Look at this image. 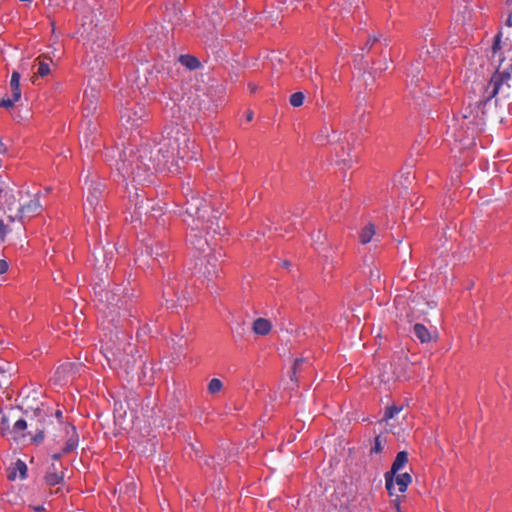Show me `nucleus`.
<instances>
[{
  "instance_id": "obj_30",
  "label": "nucleus",
  "mask_w": 512,
  "mask_h": 512,
  "mask_svg": "<svg viewBox=\"0 0 512 512\" xmlns=\"http://www.w3.org/2000/svg\"><path fill=\"white\" fill-rule=\"evenodd\" d=\"M308 78L312 84H314V86H318L319 84V80H320V76L317 72L316 69L313 68L312 64L311 63H308Z\"/></svg>"
},
{
  "instance_id": "obj_3",
  "label": "nucleus",
  "mask_w": 512,
  "mask_h": 512,
  "mask_svg": "<svg viewBox=\"0 0 512 512\" xmlns=\"http://www.w3.org/2000/svg\"><path fill=\"white\" fill-rule=\"evenodd\" d=\"M492 98L495 103H506L509 110H512V74L511 72L496 71L487 84L482 103L486 105Z\"/></svg>"
},
{
  "instance_id": "obj_49",
  "label": "nucleus",
  "mask_w": 512,
  "mask_h": 512,
  "mask_svg": "<svg viewBox=\"0 0 512 512\" xmlns=\"http://www.w3.org/2000/svg\"><path fill=\"white\" fill-rule=\"evenodd\" d=\"M42 439H43V435H42V433L37 434V435L34 437V440H35V441H41Z\"/></svg>"
},
{
  "instance_id": "obj_54",
  "label": "nucleus",
  "mask_w": 512,
  "mask_h": 512,
  "mask_svg": "<svg viewBox=\"0 0 512 512\" xmlns=\"http://www.w3.org/2000/svg\"><path fill=\"white\" fill-rule=\"evenodd\" d=\"M14 478H15V473H11V474L9 475V479L13 480Z\"/></svg>"
},
{
  "instance_id": "obj_31",
  "label": "nucleus",
  "mask_w": 512,
  "mask_h": 512,
  "mask_svg": "<svg viewBox=\"0 0 512 512\" xmlns=\"http://www.w3.org/2000/svg\"><path fill=\"white\" fill-rule=\"evenodd\" d=\"M312 241L316 249H318L319 245L324 244L325 241V235L322 234L321 231H318L317 233H314L312 235Z\"/></svg>"
},
{
  "instance_id": "obj_58",
  "label": "nucleus",
  "mask_w": 512,
  "mask_h": 512,
  "mask_svg": "<svg viewBox=\"0 0 512 512\" xmlns=\"http://www.w3.org/2000/svg\"><path fill=\"white\" fill-rule=\"evenodd\" d=\"M2 167V161L0 160V168Z\"/></svg>"
},
{
  "instance_id": "obj_38",
  "label": "nucleus",
  "mask_w": 512,
  "mask_h": 512,
  "mask_svg": "<svg viewBox=\"0 0 512 512\" xmlns=\"http://www.w3.org/2000/svg\"><path fill=\"white\" fill-rule=\"evenodd\" d=\"M382 451L380 437L375 438L374 446L371 448V453H380Z\"/></svg>"
},
{
  "instance_id": "obj_40",
  "label": "nucleus",
  "mask_w": 512,
  "mask_h": 512,
  "mask_svg": "<svg viewBox=\"0 0 512 512\" xmlns=\"http://www.w3.org/2000/svg\"><path fill=\"white\" fill-rule=\"evenodd\" d=\"M297 76L302 78H308V63L305 65V67L299 69V73Z\"/></svg>"
},
{
  "instance_id": "obj_53",
  "label": "nucleus",
  "mask_w": 512,
  "mask_h": 512,
  "mask_svg": "<svg viewBox=\"0 0 512 512\" xmlns=\"http://www.w3.org/2000/svg\"><path fill=\"white\" fill-rule=\"evenodd\" d=\"M192 449L195 451L196 454L200 451V448L195 445H192Z\"/></svg>"
},
{
  "instance_id": "obj_11",
  "label": "nucleus",
  "mask_w": 512,
  "mask_h": 512,
  "mask_svg": "<svg viewBox=\"0 0 512 512\" xmlns=\"http://www.w3.org/2000/svg\"><path fill=\"white\" fill-rule=\"evenodd\" d=\"M407 365L406 357H399L397 361L390 363V370H386V366H384V371L381 373V380L383 382H390L399 380L405 377V372L403 366Z\"/></svg>"
},
{
  "instance_id": "obj_2",
  "label": "nucleus",
  "mask_w": 512,
  "mask_h": 512,
  "mask_svg": "<svg viewBox=\"0 0 512 512\" xmlns=\"http://www.w3.org/2000/svg\"><path fill=\"white\" fill-rule=\"evenodd\" d=\"M185 197L186 201L181 216L190 227L188 243L199 253H205L209 248V240L202 235V232L205 231L207 235L219 233L220 226L217 217L209 215L208 202L194 194L189 187L186 188Z\"/></svg>"
},
{
  "instance_id": "obj_29",
  "label": "nucleus",
  "mask_w": 512,
  "mask_h": 512,
  "mask_svg": "<svg viewBox=\"0 0 512 512\" xmlns=\"http://www.w3.org/2000/svg\"><path fill=\"white\" fill-rule=\"evenodd\" d=\"M304 98L302 92H295L290 96L289 102L293 107H300L303 105Z\"/></svg>"
},
{
  "instance_id": "obj_33",
  "label": "nucleus",
  "mask_w": 512,
  "mask_h": 512,
  "mask_svg": "<svg viewBox=\"0 0 512 512\" xmlns=\"http://www.w3.org/2000/svg\"><path fill=\"white\" fill-rule=\"evenodd\" d=\"M16 469L19 472L20 477L22 479H24L26 477V473H27V466H26V464L23 461L18 460L16 462Z\"/></svg>"
},
{
  "instance_id": "obj_44",
  "label": "nucleus",
  "mask_w": 512,
  "mask_h": 512,
  "mask_svg": "<svg viewBox=\"0 0 512 512\" xmlns=\"http://www.w3.org/2000/svg\"><path fill=\"white\" fill-rule=\"evenodd\" d=\"M101 76H104V73L103 72H96L94 74H92L90 77L91 79H95L96 82H99L101 80Z\"/></svg>"
},
{
  "instance_id": "obj_45",
  "label": "nucleus",
  "mask_w": 512,
  "mask_h": 512,
  "mask_svg": "<svg viewBox=\"0 0 512 512\" xmlns=\"http://www.w3.org/2000/svg\"><path fill=\"white\" fill-rule=\"evenodd\" d=\"M76 367H77V365L75 363H71L69 365L66 363L65 369H66V372L74 371Z\"/></svg>"
},
{
  "instance_id": "obj_43",
  "label": "nucleus",
  "mask_w": 512,
  "mask_h": 512,
  "mask_svg": "<svg viewBox=\"0 0 512 512\" xmlns=\"http://www.w3.org/2000/svg\"><path fill=\"white\" fill-rule=\"evenodd\" d=\"M88 130L90 131L91 134L95 133L97 130L96 123H92L91 121H89L88 122Z\"/></svg>"
},
{
  "instance_id": "obj_9",
  "label": "nucleus",
  "mask_w": 512,
  "mask_h": 512,
  "mask_svg": "<svg viewBox=\"0 0 512 512\" xmlns=\"http://www.w3.org/2000/svg\"><path fill=\"white\" fill-rule=\"evenodd\" d=\"M64 478V462L61 453H55L51 456L47 467L45 481L49 486H55L62 482Z\"/></svg>"
},
{
  "instance_id": "obj_10",
  "label": "nucleus",
  "mask_w": 512,
  "mask_h": 512,
  "mask_svg": "<svg viewBox=\"0 0 512 512\" xmlns=\"http://www.w3.org/2000/svg\"><path fill=\"white\" fill-rule=\"evenodd\" d=\"M407 462L408 453L406 451H400L397 453L391 469L385 473V488L389 495H394V476L407 464Z\"/></svg>"
},
{
  "instance_id": "obj_22",
  "label": "nucleus",
  "mask_w": 512,
  "mask_h": 512,
  "mask_svg": "<svg viewBox=\"0 0 512 512\" xmlns=\"http://www.w3.org/2000/svg\"><path fill=\"white\" fill-rule=\"evenodd\" d=\"M27 428V422L24 419L17 420L14 425L13 429L10 431V433L13 435L14 440L21 439L25 436L24 431Z\"/></svg>"
},
{
  "instance_id": "obj_7",
  "label": "nucleus",
  "mask_w": 512,
  "mask_h": 512,
  "mask_svg": "<svg viewBox=\"0 0 512 512\" xmlns=\"http://www.w3.org/2000/svg\"><path fill=\"white\" fill-rule=\"evenodd\" d=\"M148 117L146 108L140 103H129L121 112V120L128 127L140 126Z\"/></svg>"
},
{
  "instance_id": "obj_52",
  "label": "nucleus",
  "mask_w": 512,
  "mask_h": 512,
  "mask_svg": "<svg viewBox=\"0 0 512 512\" xmlns=\"http://www.w3.org/2000/svg\"><path fill=\"white\" fill-rule=\"evenodd\" d=\"M54 414L57 418H60L62 416V411L60 409H57Z\"/></svg>"
},
{
  "instance_id": "obj_39",
  "label": "nucleus",
  "mask_w": 512,
  "mask_h": 512,
  "mask_svg": "<svg viewBox=\"0 0 512 512\" xmlns=\"http://www.w3.org/2000/svg\"><path fill=\"white\" fill-rule=\"evenodd\" d=\"M9 269V265L6 260L0 259V275L6 273Z\"/></svg>"
},
{
  "instance_id": "obj_50",
  "label": "nucleus",
  "mask_w": 512,
  "mask_h": 512,
  "mask_svg": "<svg viewBox=\"0 0 512 512\" xmlns=\"http://www.w3.org/2000/svg\"><path fill=\"white\" fill-rule=\"evenodd\" d=\"M42 439H43V435H42V433L37 434V435L34 437V440H35V441H41Z\"/></svg>"
},
{
  "instance_id": "obj_47",
  "label": "nucleus",
  "mask_w": 512,
  "mask_h": 512,
  "mask_svg": "<svg viewBox=\"0 0 512 512\" xmlns=\"http://www.w3.org/2000/svg\"><path fill=\"white\" fill-rule=\"evenodd\" d=\"M7 152V146L0 140V153L5 154Z\"/></svg>"
},
{
  "instance_id": "obj_17",
  "label": "nucleus",
  "mask_w": 512,
  "mask_h": 512,
  "mask_svg": "<svg viewBox=\"0 0 512 512\" xmlns=\"http://www.w3.org/2000/svg\"><path fill=\"white\" fill-rule=\"evenodd\" d=\"M95 265L98 269L109 268L114 260V251L112 248L106 250L105 247H101L94 252Z\"/></svg>"
},
{
  "instance_id": "obj_4",
  "label": "nucleus",
  "mask_w": 512,
  "mask_h": 512,
  "mask_svg": "<svg viewBox=\"0 0 512 512\" xmlns=\"http://www.w3.org/2000/svg\"><path fill=\"white\" fill-rule=\"evenodd\" d=\"M104 187L105 185L102 182L91 181L88 187L87 199L84 206L85 215L88 220L92 217L98 224H100L101 221L105 222L106 212L101 203Z\"/></svg>"
},
{
  "instance_id": "obj_23",
  "label": "nucleus",
  "mask_w": 512,
  "mask_h": 512,
  "mask_svg": "<svg viewBox=\"0 0 512 512\" xmlns=\"http://www.w3.org/2000/svg\"><path fill=\"white\" fill-rule=\"evenodd\" d=\"M375 235V226L372 223L366 225L360 233V242L362 244H367L372 240V237Z\"/></svg>"
},
{
  "instance_id": "obj_20",
  "label": "nucleus",
  "mask_w": 512,
  "mask_h": 512,
  "mask_svg": "<svg viewBox=\"0 0 512 512\" xmlns=\"http://www.w3.org/2000/svg\"><path fill=\"white\" fill-rule=\"evenodd\" d=\"M252 330L256 335L266 336L272 330V323L266 318H257L253 322Z\"/></svg>"
},
{
  "instance_id": "obj_18",
  "label": "nucleus",
  "mask_w": 512,
  "mask_h": 512,
  "mask_svg": "<svg viewBox=\"0 0 512 512\" xmlns=\"http://www.w3.org/2000/svg\"><path fill=\"white\" fill-rule=\"evenodd\" d=\"M413 331L416 338L423 344L435 342L438 338L436 330L431 331L425 325L420 323L414 325Z\"/></svg>"
},
{
  "instance_id": "obj_8",
  "label": "nucleus",
  "mask_w": 512,
  "mask_h": 512,
  "mask_svg": "<svg viewBox=\"0 0 512 512\" xmlns=\"http://www.w3.org/2000/svg\"><path fill=\"white\" fill-rule=\"evenodd\" d=\"M206 251L210 252L203 258L199 259L200 263H197L196 266L199 269V273L206 278H211L218 275V264L220 259L223 257V254L221 251H212L210 243L209 248H207Z\"/></svg>"
},
{
  "instance_id": "obj_24",
  "label": "nucleus",
  "mask_w": 512,
  "mask_h": 512,
  "mask_svg": "<svg viewBox=\"0 0 512 512\" xmlns=\"http://www.w3.org/2000/svg\"><path fill=\"white\" fill-rule=\"evenodd\" d=\"M179 61L182 65L189 68L190 70H194L200 67L199 60L191 55H181Z\"/></svg>"
},
{
  "instance_id": "obj_21",
  "label": "nucleus",
  "mask_w": 512,
  "mask_h": 512,
  "mask_svg": "<svg viewBox=\"0 0 512 512\" xmlns=\"http://www.w3.org/2000/svg\"><path fill=\"white\" fill-rule=\"evenodd\" d=\"M411 482H412V477L407 472L400 473V474L397 473L394 476V484L395 483L397 484L398 490L401 493H403V492H405L407 490V488L411 484Z\"/></svg>"
},
{
  "instance_id": "obj_32",
  "label": "nucleus",
  "mask_w": 512,
  "mask_h": 512,
  "mask_svg": "<svg viewBox=\"0 0 512 512\" xmlns=\"http://www.w3.org/2000/svg\"><path fill=\"white\" fill-rule=\"evenodd\" d=\"M50 72V68H49V64L44 62V61H40L38 63V70H37V74L41 77H44L46 76L48 73Z\"/></svg>"
},
{
  "instance_id": "obj_37",
  "label": "nucleus",
  "mask_w": 512,
  "mask_h": 512,
  "mask_svg": "<svg viewBox=\"0 0 512 512\" xmlns=\"http://www.w3.org/2000/svg\"><path fill=\"white\" fill-rule=\"evenodd\" d=\"M9 232V228L0 220V242L5 240L7 233Z\"/></svg>"
},
{
  "instance_id": "obj_5",
  "label": "nucleus",
  "mask_w": 512,
  "mask_h": 512,
  "mask_svg": "<svg viewBox=\"0 0 512 512\" xmlns=\"http://www.w3.org/2000/svg\"><path fill=\"white\" fill-rule=\"evenodd\" d=\"M163 205L160 202H153L152 200L145 199L144 196L136 194V201L134 203V215L131 221H141L143 212L153 219H158L164 214Z\"/></svg>"
},
{
  "instance_id": "obj_36",
  "label": "nucleus",
  "mask_w": 512,
  "mask_h": 512,
  "mask_svg": "<svg viewBox=\"0 0 512 512\" xmlns=\"http://www.w3.org/2000/svg\"><path fill=\"white\" fill-rule=\"evenodd\" d=\"M501 49V33L495 36V40L492 46L493 55H495Z\"/></svg>"
},
{
  "instance_id": "obj_56",
  "label": "nucleus",
  "mask_w": 512,
  "mask_h": 512,
  "mask_svg": "<svg viewBox=\"0 0 512 512\" xmlns=\"http://www.w3.org/2000/svg\"><path fill=\"white\" fill-rule=\"evenodd\" d=\"M380 70H387V63H385V67L379 68Z\"/></svg>"
},
{
  "instance_id": "obj_42",
  "label": "nucleus",
  "mask_w": 512,
  "mask_h": 512,
  "mask_svg": "<svg viewBox=\"0 0 512 512\" xmlns=\"http://www.w3.org/2000/svg\"><path fill=\"white\" fill-rule=\"evenodd\" d=\"M1 424H2V432L4 434L6 431V428L8 427V418L6 416L2 417Z\"/></svg>"
},
{
  "instance_id": "obj_35",
  "label": "nucleus",
  "mask_w": 512,
  "mask_h": 512,
  "mask_svg": "<svg viewBox=\"0 0 512 512\" xmlns=\"http://www.w3.org/2000/svg\"><path fill=\"white\" fill-rule=\"evenodd\" d=\"M305 362V359L304 358H298L295 360L294 364H293V372H292V376H291V380H295L294 379V376L296 375L297 371L300 370V367L301 365Z\"/></svg>"
},
{
  "instance_id": "obj_48",
  "label": "nucleus",
  "mask_w": 512,
  "mask_h": 512,
  "mask_svg": "<svg viewBox=\"0 0 512 512\" xmlns=\"http://www.w3.org/2000/svg\"><path fill=\"white\" fill-rule=\"evenodd\" d=\"M173 290V287H167L164 292H163V295L164 296H167L170 294V292Z\"/></svg>"
},
{
  "instance_id": "obj_1",
  "label": "nucleus",
  "mask_w": 512,
  "mask_h": 512,
  "mask_svg": "<svg viewBox=\"0 0 512 512\" xmlns=\"http://www.w3.org/2000/svg\"><path fill=\"white\" fill-rule=\"evenodd\" d=\"M189 131L180 125L166 127L159 141L146 140L139 147H125L122 151L110 148L105 156L115 160L114 166L124 180L144 184L156 171L178 166V160L190 159L192 152Z\"/></svg>"
},
{
  "instance_id": "obj_25",
  "label": "nucleus",
  "mask_w": 512,
  "mask_h": 512,
  "mask_svg": "<svg viewBox=\"0 0 512 512\" xmlns=\"http://www.w3.org/2000/svg\"><path fill=\"white\" fill-rule=\"evenodd\" d=\"M147 253L153 257V261H156L157 260V257L159 256H163L165 255L166 251H165V247L162 245V244H155L154 246H150L148 247L147 246Z\"/></svg>"
},
{
  "instance_id": "obj_28",
  "label": "nucleus",
  "mask_w": 512,
  "mask_h": 512,
  "mask_svg": "<svg viewBox=\"0 0 512 512\" xmlns=\"http://www.w3.org/2000/svg\"><path fill=\"white\" fill-rule=\"evenodd\" d=\"M333 131L334 130L332 127H328L327 125L323 126L319 132V135L317 136V141H319L321 144L329 141L330 132Z\"/></svg>"
},
{
  "instance_id": "obj_27",
  "label": "nucleus",
  "mask_w": 512,
  "mask_h": 512,
  "mask_svg": "<svg viewBox=\"0 0 512 512\" xmlns=\"http://www.w3.org/2000/svg\"><path fill=\"white\" fill-rule=\"evenodd\" d=\"M223 388V383L218 378H213L208 383V392L211 394H216L220 392Z\"/></svg>"
},
{
  "instance_id": "obj_51",
  "label": "nucleus",
  "mask_w": 512,
  "mask_h": 512,
  "mask_svg": "<svg viewBox=\"0 0 512 512\" xmlns=\"http://www.w3.org/2000/svg\"><path fill=\"white\" fill-rule=\"evenodd\" d=\"M246 118H247V121H251V120L253 119V112H252V111H249V112L247 113V117H246Z\"/></svg>"
},
{
  "instance_id": "obj_13",
  "label": "nucleus",
  "mask_w": 512,
  "mask_h": 512,
  "mask_svg": "<svg viewBox=\"0 0 512 512\" xmlns=\"http://www.w3.org/2000/svg\"><path fill=\"white\" fill-rule=\"evenodd\" d=\"M10 91L12 94L11 98H3L0 101V107H4L6 109H10L14 106V103L19 101L21 97L20 91V74L14 71L11 75L10 83H9Z\"/></svg>"
},
{
  "instance_id": "obj_26",
  "label": "nucleus",
  "mask_w": 512,
  "mask_h": 512,
  "mask_svg": "<svg viewBox=\"0 0 512 512\" xmlns=\"http://www.w3.org/2000/svg\"><path fill=\"white\" fill-rule=\"evenodd\" d=\"M344 1V10L346 13L351 14L354 13L356 10H359L361 8V5H363L362 0H343Z\"/></svg>"
},
{
  "instance_id": "obj_14",
  "label": "nucleus",
  "mask_w": 512,
  "mask_h": 512,
  "mask_svg": "<svg viewBox=\"0 0 512 512\" xmlns=\"http://www.w3.org/2000/svg\"><path fill=\"white\" fill-rule=\"evenodd\" d=\"M41 208L40 202L38 198H33L29 201V203L25 205H21L15 214H8V220L10 222H14L16 220L22 221L24 217L31 216L36 214Z\"/></svg>"
},
{
  "instance_id": "obj_57",
  "label": "nucleus",
  "mask_w": 512,
  "mask_h": 512,
  "mask_svg": "<svg viewBox=\"0 0 512 512\" xmlns=\"http://www.w3.org/2000/svg\"><path fill=\"white\" fill-rule=\"evenodd\" d=\"M507 4L512 5V0H506Z\"/></svg>"
},
{
  "instance_id": "obj_34",
  "label": "nucleus",
  "mask_w": 512,
  "mask_h": 512,
  "mask_svg": "<svg viewBox=\"0 0 512 512\" xmlns=\"http://www.w3.org/2000/svg\"><path fill=\"white\" fill-rule=\"evenodd\" d=\"M401 409L402 408H399L397 406H392V407L387 408V410L385 412V415H384V418L386 420L390 419V418H393L396 414H398L401 411Z\"/></svg>"
},
{
  "instance_id": "obj_55",
  "label": "nucleus",
  "mask_w": 512,
  "mask_h": 512,
  "mask_svg": "<svg viewBox=\"0 0 512 512\" xmlns=\"http://www.w3.org/2000/svg\"><path fill=\"white\" fill-rule=\"evenodd\" d=\"M35 510L36 511H42L43 510V507L39 506V507H35Z\"/></svg>"
},
{
  "instance_id": "obj_12",
  "label": "nucleus",
  "mask_w": 512,
  "mask_h": 512,
  "mask_svg": "<svg viewBox=\"0 0 512 512\" xmlns=\"http://www.w3.org/2000/svg\"><path fill=\"white\" fill-rule=\"evenodd\" d=\"M17 202L18 198L13 188L9 185L0 187V210L4 214H10Z\"/></svg>"
},
{
  "instance_id": "obj_41",
  "label": "nucleus",
  "mask_w": 512,
  "mask_h": 512,
  "mask_svg": "<svg viewBox=\"0 0 512 512\" xmlns=\"http://www.w3.org/2000/svg\"><path fill=\"white\" fill-rule=\"evenodd\" d=\"M378 40H379V38H378V37H376V36L369 37V39L367 40L366 46L370 48V47H372V46L374 45V43H376Z\"/></svg>"
},
{
  "instance_id": "obj_15",
  "label": "nucleus",
  "mask_w": 512,
  "mask_h": 512,
  "mask_svg": "<svg viewBox=\"0 0 512 512\" xmlns=\"http://www.w3.org/2000/svg\"><path fill=\"white\" fill-rule=\"evenodd\" d=\"M133 350V347L128 344L125 347V354L121 352H112V358L108 357L109 362H113V364L117 367L123 368L125 372H129L133 366H134V359L133 357L129 356V353H131Z\"/></svg>"
},
{
  "instance_id": "obj_19",
  "label": "nucleus",
  "mask_w": 512,
  "mask_h": 512,
  "mask_svg": "<svg viewBox=\"0 0 512 512\" xmlns=\"http://www.w3.org/2000/svg\"><path fill=\"white\" fill-rule=\"evenodd\" d=\"M79 445V434L73 424L66 422V453L74 451Z\"/></svg>"
},
{
  "instance_id": "obj_16",
  "label": "nucleus",
  "mask_w": 512,
  "mask_h": 512,
  "mask_svg": "<svg viewBox=\"0 0 512 512\" xmlns=\"http://www.w3.org/2000/svg\"><path fill=\"white\" fill-rule=\"evenodd\" d=\"M100 90L97 86H93L91 80L84 92V110L87 115L95 113L98 105Z\"/></svg>"
},
{
  "instance_id": "obj_46",
  "label": "nucleus",
  "mask_w": 512,
  "mask_h": 512,
  "mask_svg": "<svg viewBox=\"0 0 512 512\" xmlns=\"http://www.w3.org/2000/svg\"><path fill=\"white\" fill-rule=\"evenodd\" d=\"M341 161L343 162L344 166H346V167H351V165H352V159L343 158V159H341Z\"/></svg>"
},
{
  "instance_id": "obj_6",
  "label": "nucleus",
  "mask_w": 512,
  "mask_h": 512,
  "mask_svg": "<svg viewBox=\"0 0 512 512\" xmlns=\"http://www.w3.org/2000/svg\"><path fill=\"white\" fill-rule=\"evenodd\" d=\"M121 289L119 286H115L114 288H100L95 292V295L102 307L100 308L104 312L108 309L111 312L116 309H120L124 304L125 296H122L120 293Z\"/></svg>"
}]
</instances>
